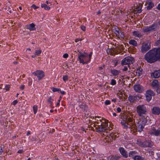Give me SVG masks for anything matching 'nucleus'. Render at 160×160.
I'll list each match as a JSON object with an SVG mask.
<instances>
[{"instance_id": "f257e3e1", "label": "nucleus", "mask_w": 160, "mask_h": 160, "mask_svg": "<svg viewBox=\"0 0 160 160\" xmlns=\"http://www.w3.org/2000/svg\"><path fill=\"white\" fill-rule=\"evenodd\" d=\"M144 58L150 63L160 61V48H155L149 50L145 54Z\"/></svg>"}, {"instance_id": "f03ea898", "label": "nucleus", "mask_w": 160, "mask_h": 160, "mask_svg": "<svg viewBox=\"0 0 160 160\" xmlns=\"http://www.w3.org/2000/svg\"><path fill=\"white\" fill-rule=\"evenodd\" d=\"M133 118L131 115H125L123 116V119L121 121V123L122 125L124 126L125 128H126L128 127L125 124L127 122H130V124H132V121Z\"/></svg>"}, {"instance_id": "7ed1b4c3", "label": "nucleus", "mask_w": 160, "mask_h": 160, "mask_svg": "<svg viewBox=\"0 0 160 160\" xmlns=\"http://www.w3.org/2000/svg\"><path fill=\"white\" fill-rule=\"evenodd\" d=\"M105 120V125L101 124V125H94L93 126L97 129V131L99 132H108V129L106 128V126H108V120Z\"/></svg>"}, {"instance_id": "20e7f679", "label": "nucleus", "mask_w": 160, "mask_h": 160, "mask_svg": "<svg viewBox=\"0 0 160 160\" xmlns=\"http://www.w3.org/2000/svg\"><path fill=\"white\" fill-rule=\"evenodd\" d=\"M151 42L149 41L143 43L141 51L142 53H145L151 48Z\"/></svg>"}, {"instance_id": "39448f33", "label": "nucleus", "mask_w": 160, "mask_h": 160, "mask_svg": "<svg viewBox=\"0 0 160 160\" xmlns=\"http://www.w3.org/2000/svg\"><path fill=\"white\" fill-rule=\"evenodd\" d=\"M134 62V59L133 58L127 57L122 59L121 64L122 65H129L133 63Z\"/></svg>"}, {"instance_id": "423d86ee", "label": "nucleus", "mask_w": 160, "mask_h": 160, "mask_svg": "<svg viewBox=\"0 0 160 160\" xmlns=\"http://www.w3.org/2000/svg\"><path fill=\"white\" fill-rule=\"evenodd\" d=\"M137 111L139 115L141 116L142 114H145L147 109L144 105H140L137 107Z\"/></svg>"}, {"instance_id": "0eeeda50", "label": "nucleus", "mask_w": 160, "mask_h": 160, "mask_svg": "<svg viewBox=\"0 0 160 160\" xmlns=\"http://www.w3.org/2000/svg\"><path fill=\"white\" fill-rule=\"evenodd\" d=\"M157 24L154 23L151 26L146 27L143 29L144 32H150L156 31L157 30Z\"/></svg>"}, {"instance_id": "6e6552de", "label": "nucleus", "mask_w": 160, "mask_h": 160, "mask_svg": "<svg viewBox=\"0 0 160 160\" xmlns=\"http://www.w3.org/2000/svg\"><path fill=\"white\" fill-rule=\"evenodd\" d=\"M134 121H132V124L131 125H129V128H131V129H132L133 130L135 129L136 131H138L139 132H141L144 128V127H142V128L141 127L142 126L141 125L138 124V122L136 125L134 124Z\"/></svg>"}, {"instance_id": "1a4fd4ad", "label": "nucleus", "mask_w": 160, "mask_h": 160, "mask_svg": "<svg viewBox=\"0 0 160 160\" xmlns=\"http://www.w3.org/2000/svg\"><path fill=\"white\" fill-rule=\"evenodd\" d=\"M32 74L35 76H37L39 80L42 79L45 76L44 72L40 70H37L35 72H33Z\"/></svg>"}, {"instance_id": "9d476101", "label": "nucleus", "mask_w": 160, "mask_h": 160, "mask_svg": "<svg viewBox=\"0 0 160 160\" xmlns=\"http://www.w3.org/2000/svg\"><path fill=\"white\" fill-rule=\"evenodd\" d=\"M146 100L148 102L150 101L152 98V96L155 95V93L152 90H148L146 93Z\"/></svg>"}, {"instance_id": "9b49d317", "label": "nucleus", "mask_w": 160, "mask_h": 160, "mask_svg": "<svg viewBox=\"0 0 160 160\" xmlns=\"http://www.w3.org/2000/svg\"><path fill=\"white\" fill-rule=\"evenodd\" d=\"M134 89L136 92L139 93L142 92L144 91L143 87L140 84L135 85L134 86Z\"/></svg>"}, {"instance_id": "f8f14e48", "label": "nucleus", "mask_w": 160, "mask_h": 160, "mask_svg": "<svg viewBox=\"0 0 160 160\" xmlns=\"http://www.w3.org/2000/svg\"><path fill=\"white\" fill-rule=\"evenodd\" d=\"M119 150L121 154L124 157L127 158L128 157L127 152L123 148L120 147L119 148Z\"/></svg>"}, {"instance_id": "ddd939ff", "label": "nucleus", "mask_w": 160, "mask_h": 160, "mask_svg": "<svg viewBox=\"0 0 160 160\" xmlns=\"http://www.w3.org/2000/svg\"><path fill=\"white\" fill-rule=\"evenodd\" d=\"M152 112L154 114L158 115L160 114V108L158 107H154L152 109Z\"/></svg>"}, {"instance_id": "4468645a", "label": "nucleus", "mask_w": 160, "mask_h": 160, "mask_svg": "<svg viewBox=\"0 0 160 160\" xmlns=\"http://www.w3.org/2000/svg\"><path fill=\"white\" fill-rule=\"evenodd\" d=\"M27 28L30 31H34L36 30L35 25L33 23L27 25L26 26Z\"/></svg>"}, {"instance_id": "2eb2a0df", "label": "nucleus", "mask_w": 160, "mask_h": 160, "mask_svg": "<svg viewBox=\"0 0 160 160\" xmlns=\"http://www.w3.org/2000/svg\"><path fill=\"white\" fill-rule=\"evenodd\" d=\"M147 122V120L145 118H142L138 122V124L141 125V127H144Z\"/></svg>"}, {"instance_id": "dca6fc26", "label": "nucleus", "mask_w": 160, "mask_h": 160, "mask_svg": "<svg viewBox=\"0 0 160 160\" xmlns=\"http://www.w3.org/2000/svg\"><path fill=\"white\" fill-rule=\"evenodd\" d=\"M151 76L155 78H158L160 76V73L158 71H156L151 73Z\"/></svg>"}, {"instance_id": "f3484780", "label": "nucleus", "mask_w": 160, "mask_h": 160, "mask_svg": "<svg viewBox=\"0 0 160 160\" xmlns=\"http://www.w3.org/2000/svg\"><path fill=\"white\" fill-rule=\"evenodd\" d=\"M142 146L143 147H151L152 146V143L148 142L146 141L142 143Z\"/></svg>"}, {"instance_id": "a211bd4d", "label": "nucleus", "mask_w": 160, "mask_h": 160, "mask_svg": "<svg viewBox=\"0 0 160 160\" xmlns=\"http://www.w3.org/2000/svg\"><path fill=\"white\" fill-rule=\"evenodd\" d=\"M111 72L114 76H116L119 74L120 71L119 70H118L114 69L111 70Z\"/></svg>"}, {"instance_id": "6ab92c4d", "label": "nucleus", "mask_w": 160, "mask_h": 160, "mask_svg": "<svg viewBox=\"0 0 160 160\" xmlns=\"http://www.w3.org/2000/svg\"><path fill=\"white\" fill-rule=\"evenodd\" d=\"M137 97V96H130L128 97V99L130 102H132L138 99Z\"/></svg>"}, {"instance_id": "aec40b11", "label": "nucleus", "mask_w": 160, "mask_h": 160, "mask_svg": "<svg viewBox=\"0 0 160 160\" xmlns=\"http://www.w3.org/2000/svg\"><path fill=\"white\" fill-rule=\"evenodd\" d=\"M159 82L157 80H154L152 82V85L153 87L157 88L159 86Z\"/></svg>"}, {"instance_id": "412c9836", "label": "nucleus", "mask_w": 160, "mask_h": 160, "mask_svg": "<svg viewBox=\"0 0 160 160\" xmlns=\"http://www.w3.org/2000/svg\"><path fill=\"white\" fill-rule=\"evenodd\" d=\"M148 6L147 7V9L148 10L151 9L154 6L153 3L152 2H148Z\"/></svg>"}, {"instance_id": "4be33fe9", "label": "nucleus", "mask_w": 160, "mask_h": 160, "mask_svg": "<svg viewBox=\"0 0 160 160\" xmlns=\"http://www.w3.org/2000/svg\"><path fill=\"white\" fill-rule=\"evenodd\" d=\"M139 6H137L135 8L138 13H140L142 11V5L141 3H139Z\"/></svg>"}, {"instance_id": "5701e85b", "label": "nucleus", "mask_w": 160, "mask_h": 160, "mask_svg": "<svg viewBox=\"0 0 160 160\" xmlns=\"http://www.w3.org/2000/svg\"><path fill=\"white\" fill-rule=\"evenodd\" d=\"M41 7L42 8H44L46 10H48L50 9L49 6H47L46 4H41Z\"/></svg>"}, {"instance_id": "b1692460", "label": "nucleus", "mask_w": 160, "mask_h": 160, "mask_svg": "<svg viewBox=\"0 0 160 160\" xmlns=\"http://www.w3.org/2000/svg\"><path fill=\"white\" fill-rule=\"evenodd\" d=\"M133 35L135 36L140 37L142 36L141 33L138 31H134L133 32Z\"/></svg>"}, {"instance_id": "393cba45", "label": "nucleus", "mask_w": 160, "mask_h": 160, "mask_svg": "<svg viewBox=\"0 0 160 160\" xmlns=\"http://www.w3.org/2000/svg\"><path fill=\"white\" fill-rule=\"evenodd\" d=\"M120 157L116 156H110L108 158L110 160H117Z\"/></svg>"}, {"instance_id": "a878e982", "label": "nucleus", "mask_w": 160, "mask_h": 160, "mask_svg": "<svg viewBox=\"0 0 160 160\" xmlns=\"http://www.w3.org/2000/svg\"><path fill=\"white\" fill-rule=\"evenodd\" d=\"M129 43L131 45H132L134 46H136L137 45V42L134 40L131 39L129 41Z\"/></svg>"}, {"instance_id": "bb28decb", "label": "nucleus", "mask_w": 160, "mask_h": 160, "mask_svg": "<svg viewBox=\"0 0 160 160\" xmlns=\"http://www.w3.org/2000/svg\"><path fill=\"white\" fill-rule=\"evenodd\" d=\"M80 108H82L83 110L85 111L87 110V107L86 105L85 104L83 103L82 104L79 106Z\"/></svg>"}, {"instance_id": "cd10ccee", "label": "nucleus", "mask_w": 160, "mask_h": 160, "mask_svg": "<svg viewBox=\"0 0 160 160\" xmlns=\"http://www.w3.org/2000/svg\"><path fill=\"white\" fill-rule=\"evenodd\" d=\"M153 133H154V134L156 136L159 135V134H160V129L157 130L156 129L154 130Z\"/></svg>"}, {"instance_id": "c85d7f7f", "label": "nucleus", "mask_w": 160, "mask_h": 160, "mask_svg": "<svg viewBox=\"0 0 160 160\" xmlns=\"http://www.w3.org/2000/svg\"><path fill=\"white\" fill-rule=\"evenodd\" d=\"M134 159V160H144V158L139 156H135Z\"/></svg>"}, {"instance_id": "c756f323", "label": "nucleus", "mask_w": 160, "mask_h": 160, "mask_svg": "<svg viewBox=\"0 0 160 160\" xmlns=\"http://www.w3.org/2000/svg\"><path fill=\"white\" fill-rule=\"evenodd\" d=\"M78 58H79V60L80 61V63H82L83 64H84L85 63H88L89 61H86V62H84L83 61V59H82L81 58H80V56H79L78 57Z\"/></svg>"}, {"instance_id": "7c9ffc66", "label": "nucleus", "mask_w": 160, "mask_h": 160, "mask_svg": "<svg viewBox=\"0 0 160 160\" xmlns=\"http://www.w3.org/2000/svg\"><path fill=\"white\" fill-rule=\"evenodd\" d=\"M53 101V99H52V97H50L48 99V102H49V103H50V106L52 107V101Z\"/></svg>"}, {"instance_id": "2f4dec72", "label": "nucleus", "mask_w": 160, "mask_h": 160, "mask_svg": "<svg viewBox=\"0 0 160 160\" xmlns=\"http://www.w3.org/2000/svg\"><path fill=\"white\" fill-rule=\"evenodd\" d=\"M42 52V50L41 49L36 50L35 52V56L38 55L40 54Z\"/></svg>"}, {"instance_id": "473e14b6", "label": "nucleus", "mask_w": 160, "mask_h": 160, "mask_svg": "<svg viewBox=\"0 0 160 160\" xmlns=\"http://www.w3.org/2000/svg\"><path fill=\"white\" fill-rule=\"evenodd\" d=\"M33 110L34 114H35L38 110V106L37 105H34L33 107Z\"/></svg>"}, {"instance_id": "72a5a7b5", "label": "nucleus", "mask_w": 160, "mask_h": 160, "mask_svg": "<svg viewBox=\"0 0 160 160\" xmlns=\"http://www.w3.org/2000/svg\"><path fill=\"white\" fill-rule=\"evenodd\" d=\"M136 154V152L135 151H132L130 152L129 153V157H132L134 155Z\"/></svg>"}, {"instance_id": "f704fd0d", "label": "nucleus", "mask_w": 160, "mask_h": 160, "mask_svg": "<svg viewBox=\"0 0 160 160\" xmlns=\"http://www.w3.org/2000/svg\"><path fill=\"white\" fill-rule=\"evenodd\" d=\"M4 148V145H3L0 147V155L2 154L3 151V149Z\"/></svg>"}, {"instance_id": "c9c22d12", "label": "nucleus", "mask_w": 160, "mask_h": 160, "mask_svg": "<svg viewBox=\"0 0 160 160\" xmlns=\"http://www.w3.org/2000/svg\"><path fill=\"white\" fill-rule=\"evenodd\" d=\"M136 75L138 76H140V75L142 74V72L140 70H137L136 71Z\"/></svg>"}, {"instance_id": "e433bc0d", "label": "nucleus", "mask_w": 160, "mask_h": 160, "mask_svg": "<svg viewBox=\"0 0 160 160\" xmlns=\"http://www.w3.org/2000/svg\"><path fill=\"white\" fill-rule=\"evenodd\" d=\"M110 136H111L112 139L114 140H115L117 137V136L116 135H115L114 134H110Z\"/></svg>"}, {"instance_id": "4c0bfd02", "label": "nucleus", "mask_w": 160, "mask_h": 160, "mask_svg": "<svg viewBox=\"0 0 160 160\" xmlns=\"http://www.w3.org/2000/svg\"><path fill=\"white\" fill-rule=\"evenodd\" d=\"M60 91V89L59 88H52V91L53 92H59Z\"/></svg>"}, {"instance_id": "58836bf2", "label": "nucleus", "mask_w": 160, "mask_h": 160, "mask_svg": "<svg viewBox=\"0 0 160 160\" xmlns=\"http://www.w3.org/2000/svg\"><path fill=\"white\" fill-rule=\"evenodd\" d=\"M116 81L113 79H112L111 80V84L112 85H115L116 84Z\"/></svg>"}, {"instance_id": "ea45409f", "label": "nucleus", "mask_w": 160, "mask_h": 160, "mask_svg": "<svg viewBox=\"0 0 160 160\" xmlns=\"http://www.w3.org/2000/svg\"><path fill=\"white\" fill-rule=\"evenodd\" d=\"M111 102L109 100H107L105 102V104L106 105H108L110 104Z\"/></svg>"}, {"instance_id": "a19ab883", "label": "nucleus", "mask_w": 160, "mask_h": 160, "mask_svg": "<svg viewBox=\"0 0 160 160\" xmlns=\"http://www.w3.org/2000/svg\"><path fill=\"white\" fill-rule=\"evenodd\" d=\"M5 89L6 91H8L9 90V88H10V85H7L6 86H5Z\"/></svg>"}, {"instance_id": "79ce46f5", "label": "nucleus", "mask_w": 160, "mask_h": 160, "mask_svg": "<svg viewBox=\"0 0 160 160\" xmlns=\"http://www.w3.org/2000/svg\"><path fill=\"white\" fill-rule=\"evenodd\" d=\"M80 53L81 54V55H79V56H80V58H84L87 56L86 55H85L81 53L80 52Z\"/></svg>"}, {"instance_id": "37998d69", "label": "nucleus", "mask_w": 160, "mask_h": 160, "mask_svg": "<svg viewBox=\"0 0 160 160\" xmlns=\"http://www.w3.org/2000/svg\"><path fill=\"white\" fill-rule=\"evenodd\" d=\"M68 79V76L67 75L64 76L63 77V79L65 82V81L67 80Z\"/></svg>"}, {"instance_id": "c03bdc74", "label": "nucleus", "mask_w": 160, "mask_h": 160, "mask_svg": "<svg viewBox=\"0 0 160 160\" xmlns=\"http://www.w3.org/2000/svg\"><path fill=\"white\" fill-rule=\"evenodd\" d=\"M31 7L35 9H36L38 8V7L36 6L35 4H33L31 6Z\"/></svg>"}, {"instance_id": "a18cd8bd", "label": "nucleus", "mask_w": 160, "mask_h": 160, "mask_svg": "<svg viewBox=\"0 0 160 160\" xmlns=\"http://www.w3.org/2000/svg\"><path fill=\"white\" fill-rule=\"evenodd\" d=\"M81 28L83 31H85L86 28L84 26L81 25Z\"/></svg>"}, {"instance_id": "49530a36", "label": "nucleus", "mask_w": 160, "mask_h": 160, "mask_svg": "<svg viewBox=\"0 0 160 160\" xmlns=\"http://www.w3.org/2000/svg\"><path fill=\"white\" fill-rule=\"evenodd\" d=\"M157 89V92L158 93L160 94V86L158 87Z\"/></svg>"}, {"instance_id": "de8ad7c7", "label": "nucleus", "mask_w": 160, "mask_h": 160, "mask_svg": "<svg viewBox=\"0 0 160 160\" xmlns=\"http://www.w3.org/2000/svg\"><path fill=\"white\" fill-rule=\"evenodd\" d=\"M120 33H121V35L120 36V37H121L122 38H123L124 37L123 32H121Z\"/></svg>"}, {"instance_id": "09e8293b", "label": "nucleus", "mask_w": 160, "mask_h": 160, "mask_svg": "<svg viewBox=\"0 0 160 160\" xmlns=\"http://www.w3.org/2000/svg\"><path fill=\"white\" fill-rule=\"evenodd\" d=\"M68 56V55L67 53H65L63 55V57L64 58H67Z\"/></svg>"}, {"instance_id": "8fccbe9b", "label": "nucleus", "mask_w": 160, "mask_h": 160, "mask_svg": "<svg viewBox=\"0 0 160 160\" xmlns=\"http://www.w3.org/2000/svg\"><path fill=\"white\" fill-rule=\"evenodd\" d=\"M82 40V39H79V38H77L75 39V42H77L79 41H81Z\"/></svg>"}, {"instance_id": "3c124183", "label": "nucleus", "mask_w": 160, "mask_h": 160, "mask_svg": "<svg viewBox=\"0 0 160 160\" xmlns=\"http://www.w3.org/2000/svg\"><path fill=\"white\" fill-rule=\"evenodd\" d=\"M18 103V101L17 100H14L13 102H12V104L14 105H15L16 104Z\"/></svg>"}, {"instance_id": "603ef678", "label": "nucleus", "mask_w": 160, "mask_h": 160, "mask_svg": "<svg viewBox=\"0 0 160 160\" xmlns=\"http://www.w3.org/2000/svg\"><path fill=\"white\" fill-rule=\"evenodd\" d=\"M117 111L118 112H119L121 111V109L119 107L117 108Z\"/></svg>"}, {"instance_id": "864d4df0", "label": "nucleus", "mask_w": 160, "mask_h": 160, "mask_svg": "<svg viewBox=\"0 0 160 160\" xmlns=\"http://www.w3.org/2000/svg\"><path fill=\"white\" fill-rule=\"evenodd\" d=\"M23 152V151L22 150H19L18 152V153H22Z\"/></svg>"}, {"instance_id": "5fc2aeb1", "label": "nucleus", "mask_w": 160, "mask_h": 160, "mask_svg": "<svg viewBox=\"0 0 160 160\" xmlns=\"http://www.w3.org/2000/svg\"><path fill=\"white\" fill-rule=\"evenodd\" d=\"M92 54V52H91L90 54L89 55V61H88L89 62L91 60V57Z\"/></svg>"}, {"instance_id": "6e6d98bb", "label": "nucleus", "mask_w": 160, "mask_h": 160, "mask_svg": "<svg viewBox=\"0 0 160 160\" xmlns=\"http://www.w3.org/2000/svg\"><path fill=\"white\" fill-rule=\"evenodd\" d=\"M157 8L158 10H160V3L158 5Z\"/></svg>"}, {"instance_id": "4d7b16f0", "label": "nucleus", "mask_w": 160, "mask_h": 160, "mask_svg": "<svg viewBox=\"0 0 160 160\" xmlns=\"http://www.w3.org/2000/svg\"><path fill=\"white\" fill-rule=\"evenodd\" d=\"M55 132V130L54 129H52V131H50L49 132V133H52L53 132Z\"/></svg>"}, {"instance_id": "13d9d810", "label": "nucleus", "mask_w": 160, "mask_h": 160, "mask_svg": "<svg viewBox=\"0 0 160 160\" xmlns=\"http://www.w3.org/2000/svg\"><path fill=\"white\" fill-rule=\"evenodd\" d=\"M24 85H22L21 87H20V89L22 90H23L24 88Z\"/></svg>"}, {"instance_id": "bf43d9fd", "label": "nucleus", "mask_w": 160, "mask_h": 160, "mask_svg": "<svg viewBox=\"0 0 160 160\" xmlns=\"http://www.w3.org/2000/svg\"><path fill=\"white\" fill-rule=\"evenodd\" d=\"M61 100L60 99H59L58 100V102L57 103L56 106H58L59 105V102Z\"/></svg>"}, {"instance_id": "052dcab7", "label": "nucleus", "mask_w": 160, "mask_h": 160, "mask_svg": "<svg viewBox=\"0 0 160 160\" xmlns=\"http://www.w3.org/2000/svg\"><path fill=\"white\" fill-rule=\"evenodd\" d=\"M128 70V68L127 67H124V69H123V71H126Z\"/></svg>"}, {"instance_id": "680f3d73", "label": "nucleus", "mask_w": 160, "mask_h": 160, "mask_svg": "<svg viewBox=\"0 0 160 160\" xmlns=\"http://www.w3.org/2000/svg\"><path fill=\"white\" fill-rule=\"evenodd\" d=\"M60 91V92L62 94V95H64L65 93V92L64 91Z\"/></svg>"}, {"instance_id": "e2e57ef3", "label": "nucleus", "mask_w": 160, "mask_h": 160, "mask_svg": "<svg viewBox=\"0 0 160 160\" xmlns=\"http://www.w3.org/2000/svg\"><path fill=\"white\" fill-rule=\"evenodd\" d=\"M18 63V62H17V61H14L13 62V63L14 64H17Z\"/></svg>"}, {"instance_id": "0e129e2a", "label": "nucleus", "mask_w": 160, "mask_h": 160, "mask_svg": "<svg viewBox=\"0 0 160 160\" xmlns=\"http://www.w3.org/2000/svg\"><path fill=\"white\" fill-rule=\"evenodd\" d=\"M30 131H28L27 132V135H30Z\"/></svg>"}, {"instance_id": "69168bd1", "label": "nucleus", "mask_w": 160, "mask_h": 160, "mask_svg": "<svg viewBox=\"0 0 160 160\" xmlns=\"http://www.w3.org/2000/svg\"><path fill=\"white\" fill-rule=\"evenodd\" d=\"M116 99H115H115H113L112 100V102H115L116 101Z\"/></svg>"}, {"instance_id": "338daca9", "label": "nucleus", "mask_w": 160, "mask_h": 160, "mask_svg": "<svg viewBox=\"0 0 160 160\" xmlns=\"http://www.w3.org/2000/svg\"><path fill=\"white\" fill-rule=\"evenodd\" d=\"M100 13H101V12H100V10H99V11H98V12H97V14H100Z\"/></svg>"}, {"instance_id": "774afa93", "label": "nucleus", "mask_w": 160, "mask_h": 160, "mask_svg": "<svg viewBox=\"0 0 160 160\" xmlns=\"http://www.w3.org/2000/svg\"><path fill=\"white\" fill-rule=\"evenodd\" d=\"M116 31L117 32V33H118V34L116 33V35H117L118 34H119V32L118 31L116 30Z\"/></svg>"}]
</instances>
